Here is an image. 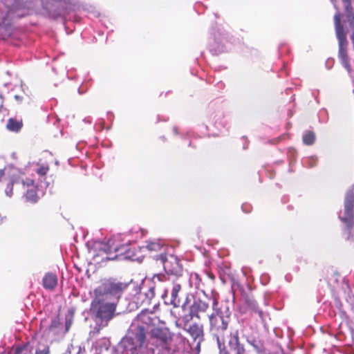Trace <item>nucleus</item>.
Here are the masks:
<instances>
[{"mask_svg": "<svg viewBox=\"0 0 354 354\" xmlns=\"http://www.w3.org/2000/svg\"><path fill=\"white\" fill-rule=\"evenodd\" d=\"M126 285L122 283L104 281L95 290L93 309L98 318L106 323L113 318L118 301Z\"/></svg>", "mask_w": 354, "mask_h": 354, "instance_id": "f257e3e1", "label": "nucleus"}, {"mask_svg": "<svg viewBox=\"0 0 354 354\" xmlns=\"http://www.w3.org/2000/svg\"><path fill=\"white\" fill-rule=\"evenodd\" d=\"M22 17V0H4L0 3V37H10Z\"/></svg>", "mask_w": 354, "mask_h": 354, "instance_id": "f03ea898", "label": "nucleus"}, {"mask_svg": "<svg viewBox=\"0 0 354 354\" xmlns=\"http://www.w3.org/2000/svg\"><path fill=\"white\" fill-rule=\"evenodd\" d=\"M209 323L211 331L216 336L218 348H221V345L223 343L224 345L226 343L227 338L225 339L223 333L226 330L229 322V317L224 316L223 313L218 310H216L209 317Z\"/></svg>", "mask_w": 354, "mask_h": 354, "instance_id": "7ed1b4c3", "label": "nucleus"}, {"mask_svg": "<svg viewBox=\"0 0 354 354\" xmlns=\"http://www.w3.org/2000/svg\"><path fill=\"white\" fill-rule=\"evenodd\" d=\"M228 346L231 349L232 353L234 354H259L260 348L258 345L248 342L246 346L241 345L239 341L238 331L234 330L230 333L227 337ZM220 354H227V352H223L221 348H219Z\"/></svg>", "mask_w": 354, "mask_h": 354, "instance_id": "20e7f679", "label": "nucleus"}, {"mask_svg": "<svg viewBox=\"0 0 354 354\" xmlns=\"http://www.w3.org/2000/svg\"><path fill=\"white\" fill-rule=\"evenodd\" d=\"M19 176V170L12 165H7L3 169H0V183L6 182L10 192L12 185L17 181Z\"/></svg>", "mask_w": 354, "mask_h": 354, "instance_id": "39448f33", "label": "nucleus"}, {"mask_svg": "<svg viewBox=\"0 0 354 354\" xmlns=\"http://www.w3.org/2000/svg\"><path fill=\"white\" fill-rule=\"evenodd\" d=\"M354 204V194L353 192H348L346 194L344 210L340 212V219L348 226L353 221Z\"/></svg>", "mask_w": 354, "mask_h": 354, "instance_id": "423d86ee", "label": "nucleus"}, {"mask_svg": "<svg viewBox=\"0 0 354 354\" xmlns=\"http://www.w3.org/2000/svg\"><path fill=\"white\" fill-rule=\"evenodd\" d=\"M63 335L62 325L58 321L54 320L50 326L44 332L42 338L45 339L46 342H53L62 338Z\"/></svg>", "mask_w": 354, "mask_h": 354, "instance_id": "0eeeda50", "label": "nucleus"}, {"mask_svg": "<svg viewBox=\"0 0 354 354\" xmlns=\"http://www.w3.org/2000/svg\"><path fill=\"white\" fill-rule=\"evenodd\" d=\"M48 343L42 337L40 339L34 338L30 343V354H48Z\"/></svg>", "mask_w": 354, "mask_h": 354, "instance_id": "6e6552de", "label": "nucleus"}, {"mask_svg": "<svg viewBox=\"0 0 354 354\" xmlns=\"http://www.w3.org/2000/svg\"><path fill=\"white\" fill-rule=\"evenodd\" d=\"M27 188L26 197V200L30 203H36L39 196L37 192V187L35 185L32 180L27 179L26 183L24 182V189Z\"/></svg>", "mask_w": 354, "mask_h": 354, "instance_id": "1a4fd4ad", "label": "nucleus"}, {"mask_svg": "<svg viewBox=\"0 0 354 354\" xmlns=\"http://www.w3.org/2000/svg\"><path fill=\"white\" fill-rule=\"evenodd\" d=\"M340 19V14L336 13L334 17L336 36L338 39L339 44L348 43L346 39V33L344 30L343 26H342L341 24Z\"/></svg>", "mask_w": 354, "mask_h": 354, "instance_id": "9d476101", "label": "nucleus"}, {"mask_svg": "<svg viewBox=\"0 0 354 354\" xmlns=\"http://www.w3.org/2000/svg\"><path fill=\"white\" fill-rule=\"evenodd\" d=\"M95 248L96 250L102 251L106 254H109L112 250H113L115 252L120 250L119 248L115 246V241L113 239H109L106 243L96 242L95 243Z\"/></svg>", "mask_w": 354, "mask_h": 354, "instance_id": "9b49d317", "label": "nucleus"}, {"mask_svg": "<svg viewBox=\"0 0 354 354\" xmlns=\"http://www.w3.org/2000/svg\"><path fill=\"white\" fill-rule=\"evenodd\" d=\"M57 284V277L53 273H47L43 278V285L46 289L53 290Z\"/></svg>", "mask_w": 354, "mask_h": 354, "instance_id": "f8f14e48", "label": "nucleus"}, {"mask_svg": "<svg viewBox=\"0 0 354 354\" xmlns=\"http://www.w3.org/2000/svg\"><path fill=\"white\" fill-rule=\"evenodd\" d=\"M21 122L14 118H9L6 124V128L8 131L16 133L21 130Z\"/></svg>", "mask_w": 354, "mask_h": 354, "instance_id": "ddd939ff", "label": "nucleus"}, {"mask_svg": "<svg viewBox=\"0 0 354 354\" xmlns=\"http://www.w3.org/2000/svg\"><path fill=\"white\" fill-rule=\"evenodd\" d=\"M180 286L179 284H174L171 292V299L170 304L174 307H177L180 304V299L178 297V294L180 290Z\"/></svg>", "mask_w": 354, "mask_h": 354, "instance_id": "4468645a", "label": "nucleus"}, {"mask_svg": "<svg viewBox=\"0 0 354 354\" xmlns=\"http://www.w3.org/2000/svg\"><path fill=\"white\" fill-rule=\"evenodd\" d=\"M41 6L47 12H50L53 8L58 3L64 2V3H68V0H39Z\"/></svg>", "mask_w": 354, "mask_h": 354, "instance_id": "2eb2a0df", "label": "nucleus"}, {"mask_svg": "<svg viewBox=\"0 0 354 354\" xmlns=\"http://www.w3.org/2000/svg\"><path fill=\"white\" fill-rule=\"evenodd\" d=\"M194 308L199 313H205L209 308V305L203 301L198 300L194 303Z\"/></svg>", "mask_w": 354, "mask_h": 354, "instance_id": "dca6fc26", "label": "nucleus"}, {"mask_svg": "<svg viewBox=\"0 0 354 354\" xmlns=\"http://www.w3.org/2000/svg\"><path fill=\"white\" fill-rule=\"evenodd\" d=\"M315 136L313 132H307L303 136V142L305 145H310L315 142Z\"/></svg>", "mask_w": 354, "mask_h": 354, "instance_id": "f3484780", "label": "nucleus"}, {"mask_svg": "<svg viewBox=\"0 0 354 354\" xmlns=\"http://www.w3.org/2000/svg\"><path fill=\"white\" fill-rule=\"evenodd\" d=\"M34 171H35L39 175L44 176L48 172V167L45 165L36 164L34 165Z\"/></svg>", "mask_w": 354, "mask_h": 354, "instance_id": "a211bd4d", "label": "nucleus"}, {"mask_svg": "<svg viewBox=\"0 0 354 354\" xmlns=\"http://www.w3.org/2000/svg\"><path fill=\"white\" fill-rule=\"evenodd\" d=\"M146 248L149 251H158L161 248V244L157 242H149L147 244Z\"/></svg>", "mask_w": 354, "mask_h": 354, "instance_id": "6ab92c4d", "label": "nucleus"}, {"mask_svg": "<svg viewBox=\"0 0 354 354\" xmlns=\"http://www.w3.org/2000/svg\"><path fill=\"white\" fill-rule=\"evenodd\" d=\"M346 46H347V43L339 44V58H344V57H348L347 53H346Z\"/></svg>", "mask_w": 354, "mask_h": 354, "instance_id": "aec40b11", "label": "nucleus"}, {"mask_svg": "<svg viewBox=\"0 0 354 354\" xmlns=\"http://www.w3.org/2000/svg\"><path fill=\"white\" fill-rule=\"evenodd\" d=\"M340 59H341L342 64L344 66V67L345 68H346L348 70V71H350L351 66L349 64V61H348V57H344V58H340Z\"/></svg>", "mask_w": 354, "mask_h": 354, "instance_id": "412c9836", "label": "nucleus"}, {"mask_svg": "<svg viewBox=\"0 0 354 354\" xmlns=\"http://www.w3.org/2000/svg\"><path fill=\"white\" fill-rule=\"evenodd\" d=\"M22 353V347L17 346L16 348L12 347L10 348L8 354H21Z\"/></svg>", "mask_w": 354, "mask_h": 354, "instance_id": "4be33fe9", "label": "nucleus"}, {"mask_svg": "<svg viewBox=\"0 0 354 354\" xmlns=\"http://www.w3.org/2000/svg\"><path fill=\"white\" fill-rule=\"evenodd\" d=\"M165 276L164 275H160V274H156V275H154L153 277V281L154 282V283H156V281H163L165 279Z\"/></svg>", "mask_w": 354, "mask_h": 354, "instance_id": "5701e85b", "label": "nucleus"}, {"mask_svg": "<svg viewBox=\"0 0 354 354\" xmlns=\"http://www.w3.org/2000/svg\"><path fill=\"white\" fill-rule=\"evenodd\" d=\"M1 112H6V113H8V110L6 108L3 107V97L0 94V113Z\"/></svg>", "mask_w": 354, "mask_h": 354, "instance_id": "b1692460", "label": "nucleus"}, {"mask_svg": "<svg viewBox=\"0 0 354 354\" xmlns=\"http://www.w3.org/2000/svg\"><path fill=\"white\" fill-rule=\"evenodd\" d=\"M101 344L103 345L105 351L108 350V347H109V342L106 339L102 340Z\"/></svg>", "mask_w": 354, "mask_h": 354, "instance_id": "393cba45", "label": "nucleus"}, {"mask_svg": "<svg viewBox=\"0 0 354 354\" xmlns=\"http://www.w3.org/2000/svg\"><path fill=\"white\" fill-rule=\"evenodd\" d=\"M160 258H161L162 261L163 263H165V256L161 255V256H160Z\"/></svg>", "mask_w": 354, "mask_h": 354, "instance_id": "a878e982", "label": "nucleus"}, {"mask_svg": "<svg viewBox=\"0 0 354 354\" xmlns=\"http://www.w3.org/2000/svg\"><path fill=\"white\" fill-rule=\"evenodd\" d=\"M115 258H116V257H106V259H110V260L115 259Z\"/></svg>", "mask_w": 354, "mask_h": 354, "instance_id": "bb28decb", "label": "nucleus"}, {"mask_svg": "<svg viewBox=\"0 0 354 354\" xmlns=\"http://www.w3.org/2000/svg\"><path fill=\"white\" fill-rule=\"evenodd\" d=\"M15 99L19 100L20 97L19 95H15Z\"/></svg>", "mask_w": 354, "mask_h": 354, "instance_id": "cd10ccee", "label": "nucleus"}, {"mask_svg": "<svg viewBox=\"0 0 354 354\" xmlns=\"http://www.w3.org/2000/svg\"><path fill=\"white\" fill-rule=\"evenodd\" d=\"M167 291L166 290V291L165 292V294L162 295V297L166 296V295H167Z\"/></svg>", "mask_w": 354, "mask_h": 354, "instance_id": "c85d7f7f", "label": "nucleus"}, {"mask_svg": "<svg viewBox=\"0 0 354 354\" xmlns=\"http://www.w3.org/2000/svg\"><path fill=\"white\" fill-rule=\"evenodd\" d=\"M68 327H69V325H66V331H67L68 330Z\"/></svg>", "mask_w": 354, "mask_h": 354, "instance_id": "c756f323", "label": "nucleus"}, {"mask_svg": "<svg viewBox=\"0 0 354 354\" xmlns=\"http://www.w3.org/2000/svg\"><path fill=\"white\" fill-rule=\"evenodd\" d=\"M217 302L216 301H214V306L216 305Z\"/></svg>", "mask_w": 354, "mask_h": 354, "instance_id": "7c9ffc66", "label": "nucleus"}, {"mask_svg": "<svg viewBox=\"0 0 354 354\" xmlns=\"http://www.w3.org/2000/svg\"><path fill=\"white\" fill-rule=\"evenodd\" d=\"M198 337V335H196V336L195 337V339H197Z\"/></svg>", "mask_w": 354, "mask_h": 354, "instance_id": "2f4dec72", "label": "nucleus"}, {"mask_svg": "<svg viewBox=\"0 0 354 354\" xmlns=\"http://www.w3.org/2000/svg\"><path fill=\"white\" fill-rule=\"evenodd\" d=\"M198 337V335H196V336L195 337V339H197Z\"/></svg>", "mask_w": 354, "mask_h": 354, "instance_id": "473e14b6", "label": "nucleus"}, {"mask_svg": "<svg viewBox=\"0 0 354 354\" xmlns=\"http://www.w3.org/2000/svg\"><path fill=\"white\" fill-rule=\"evenodd\" d=\"M198 337V335H196V336L195 337V339H197Z\"/></svg>", "mask_w": 354, "mask_h": 354, "instance_id": "72a5a7b5", "label": "nucleus"}]
</instances>
